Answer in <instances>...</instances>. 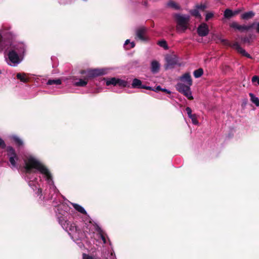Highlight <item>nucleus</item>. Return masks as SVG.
<instances>
[{
    "instance_id": "1",
    "label": "nucleus",
    "mask_w": 259,
    "mask_h": 259,
    "mask_svg": "<svg viewBox=\"0 0 259 259\" xmlns=\"http://www.w3.org/2000/svg\"><path fill=\"white\" fill-rule=\"evenodd\" d=\"M25 169L26 173L30 174L33 168L36 169L44 175L47 180H52V176L49 169L39 161L32 157L25 161Z\"/></svg>"
},
{
    "instance_id": "2",
    "label": "nucleus",
    "mask_w": 259,
    "mask_h": 259,
    "mask_svg": "<svg viewBox=\"0 0 259 259\" xmlns=\"http://www.w3.org/2000/svg\"><path fill=\"white\" fill-rule=\"evenodd\" d=\"M79 72L81 74H85V79L94 78L104 75L106 73L105 70L98 68L81 70Z\"/></svg>"
},
{
    "instance_id": "3",
    "label": "nucleus",
    "mask_w": 259,
    "mask_h": 259,
    "mask_svg": "<svg viewBox=\"0 0 259 259\" xmlns=\"http://www.w3.org/2000/svg\"><path fill=\"white\" fill-rule=\"evenodd\" d=\"M175 19L177 23V30H178L181 29L183 32L185 31L188 27L190 17L189 16L176 14L175 15Z\"/></svg>"
},
{
    "instance_id": "4",
    "label": "nucleus",
    "mask_w": 259,
    "mask_h": 259,
    "mask_svg": "<svg viewBox=\"0 0 259 259\" xmlns=\"http://www.w3.org/2000/svg\"><path fill=\"white\" fill-rule=\"evenodd\" d=\"M176 88L179 92L183 94L188 99L190 100L193 99L190 87L189 85H186L184 83L179 82L176 84Z\"/></svg>"
},
{
    "instance_id": "5",
    "label": "nucleus",
    "mask_w": 259,
    "mask_h": 259,
    "mask_svg": "<svg viewBox=\"0 0 259 259\" xmlns=\"http://www.w3.org/2000/svg\"><path fill=\"white\" fill-rule=\"evenodd\" d=\"M166 64L165 69L166 70L172 69L178 63V57L175 55H167L166 58Z\"/></svg>"
},
{
    "instance_id": "6",
    "label": "nucleus",
    "mask_w": 259,
    "mask_h": 259,
    "mask_svg": "<svg viewBox=\"0 0 259 259\" xmlns=\"http://www.w3.org/2000/svg\"><path fill=\"white\" fill-rule=\"evenodd\" d=\"M147 28L144 26L138 28L136 30V38L142 41H146L148 39L147 36Z\"/></svg>"
},
{
    "instance_id": "7",
    "label": "nucleus",
    "mask_w": 259,
    "mask_h": 259,
    "mask_svg": "<svg viewBox=\"0 0 259 259\" xmlns=\"http://www.w3.org/2000/svg\"><path fill=\"white\" fill-rule=\"evenodd\" d=\"M10 48L11 50H14L15 52L19 53L20 55L23 54L25 51V45L22 42L12 41L10 45Z\"/></svg>"
},
{
    "instance_id": "8",
    "label": "nucleus",
    "mask_w": 259,
    "mask_h": 259,
    "mask_svg": "<svg viewBox=\"0 0 259 259\" xmlns=\"http://www.w3.org/2000/svg\"><path fill=\"white\" fill-rule=\"evenodd\" d=\"M255 23H253L249 25H241L238 24L236 22H233L232 23L230 24V26L231 28H233L235 29H237L240 32H244L245 31H248L253 28V26L254 25Z\"/></svg>"
},
{
    "instance_id": "9",
    "label": "nucleus",
    "mask_w": 259,
    "mask_h": 259,
    "mask_svg": "<svg viewBox=\"0 0 259 259\" xmlns=\"http://www.w3.org/2000/svg\"><path fill=\"white\" fill-rule=\"evenodd\" d=\"M198 34L201 37L206 36L209 33L208 25L204 23H201L197 28Z\"/></svg>"
},
{
    "instance_id": "10",
    "label": "nucleus",
    "mask_w": 259,
    "mask_h": 259,
    "mask_svg": "<svg viewBox=\"0 0 259 259\" xmlns=\"http://www.w3.org/2000/svg\"><path fill=\"white\" fill-rule=\"evenodd\" d=\"M64 224H65L66 227H62V228L69 234L76 232L77 228L74 224L71 223L67 221V222H65Z\"/></svg>"
},
{
    "instance_id": "11",
    "label": "nucleus",
    "mask_w": 259,
    "mask_h": 259,
    "mask_svg": "<svg viewBox=\"0 0 259 259\" xmlns=\"http://www.w3.org/2000/svg\"><path fill=\"white\" fill-rule=\"evenodd\" d=\"M221 41L224 45L231 47L235 49L238 53H239L243 48H242L237 42L231 44L228 40L225 39H221Z\"/></svg>"
},
{
    "instance_id": "12",
    "label": "nucleus",
    "mask_w": 259,
    "mask_h": 259,
    "mask_svg": "<svg viewBox=\"0 0 259 259\" xmlns=\"http://www.w3.org/2000/svg\"><path fill=\"white\" fill-rule=\"evenodd\" d=\"M19 53L15 52L14 50L10 49L8 53V58L10 61L13 63H18L19 62Z\"/></svg>"
},
{
    "instance_id": "13",
    "label": "nucleus",
    "mask_w": 259,
    "mask_h": 259,
    "mask_svg": "<svg viewBox=\"0 0 259 259\" xmlns=\"http://www.w3.org/2000/svg\"><path fill=\"white\" fill-rule=\"evenodd\" d=\"M180 79L181 81L186 83L187 84H186V85L191 87L192 85V79L190 73L188 72L184 74L180 77Z\"/></svg>"
},
{
    "instance_id": "14",
    "label": "nucleus",
    "mask_w": 259,
    "mask_h": 259,
    "mask_svg": "<svg viewBox=\"0 0 259 259\" xmlns=\"http://www.w3.org/2000/svg\"><path fill=\"white\" fill-rule=\"evenodd\" d=\"M160 69V64L156 60L152 61L151 64V71L153 73H156Z\"/></svg>"
},
{
    "instance_id": "15",
    "label": "nucleus",
    "mask_w": 259,
    "mask_h": 259,
    "mask_svg": "<svg viewBox=\"0 0 259 259\" xmlns=\"http://www.w3.org/2000/svg\"><path fill=\"white\" fill-rule=\"evenodd\" d=\"M16 77L18 79L24 83L28 82L29 81V78L27 77L26 74L25 73H18Z\"/></svg>"
},
{
    "instance_id": "16",
    "label": "nucleus",
    "mask_w": 259,
    "mask_h": 259,
    "mask_svg": "<svg viewBox=\"0 0 259 259\" xmlns=\"http://www.w3.org/2000/svg\"><path fill=\"white\" fill-rule=\"evenodd\" d=\"M133 88L142 89V87L143 85L142 84V81L137 78H134L133 80L132 83Z\"/></svg>"
},
{
    "instance_id": "17",
    "label": "nucleus",
    "mask_w": 259,
    "mask_h": 259,
    "mask_svg": "<svg viewBox=\"0 0 259 259\" xmlns=\"http://www.w3.org/2000/svg\"><path fill=\"white\" fill-rule=\"evenodd\" d=\"M57 219L59 223L61 225L62 227H66L65 224H64L65 222H67L68 220L66 217L64 215L62 214H59L57 215Z\"/></svg>"
},
{
    "instance_id": "18",
    "label": "nucleus",
    "mask_w": 259,
    "mask_h": 259,
    "mask_svg": "<svg viewBox=\"0 0 259 259\" xmlns=\"http://www.w3.org/2000/svg\"><path fill=\"white\" fill-rule=\"evenodd\" d=\"M17 35V34L12 31H8L5 33L6 38L11 41L14 40Z\"/></svg>"
},
{
    "instance_id": "19",
    "label": "nucleus",
    "mask_w": 259,
    "mask_h": 259,
    "mask_svg": "<svg viewBox=\"0 0 259 259\" xmlns=\"http://www.w3.org/2000/svg\"><path fill=\"white\" fill-rule=\"evenodd\" d=\"M255 15V13L252 11L245 12L241 15V19L244 20H248L252 18Z\"/></svg>"
},
{
    "instance_id": "20",
    "label": "nucleus",
    "mask_w": 259,
    "mask_h": 259,
    "mask_svg": "<svg viewBox=\"0 0 259 259\" xmlns=\"http://www.w3.org/2000/svg\"><path fill=\"white\" fill-rule=\"evenodd\" d=\"M7 156L10 157H17V155L16 153L15 149L11 146L7 148Z\"/></svg>"
},
{
    "instance_id": "21",
    "label": "nucleus",
    "mask_w": 259,
    "mask_h": 259,
    "mask_svg": "<svg viewBox=\"0 0 259 259\" xmlns=\"http://www.w3.org/2000/svg\"><path fill=\"white\" fill-rule=\"evenodd\" d=\"M72 206L74 208V209L77 210V211L83 214H87V211L85 210V209L80 205L76 204V203H73Z\"/></svg>"
},
{
    "instance_id": "22",
    "label": "nucleus",
    "mask_w": 259,
    "mask_h": 259,
    "mask_svg": "<svg viewBox=\"0 0 259 259\" xmlns=\"http://www.w3.org/2000/svg\"><path fill=\"white\" fill-rule=\"evenodd\" d=\"M249 96L250 97V101L256 106H259V99L255 97L253 93H250Z\"/></svg>"
},
{
    "instance_id": "23",
    "label": "nucleus",
    "mask_w": 259,
    "mask_h": 259,
    "mask_svg": "<svg viewBox=\"0 0 259 259\" xmlns=\"http://www.w3.org/2000/svg\"><path fill=\"white\" fill-rule=\"evenodd\" d=\"M88 80L85 79L84 77L83 79H79L78 81L75 83V85L77 87H84L87 84Z\"/></svg>"
},
{
    "instance_id": "24",
    "label": "nucleus",
    "mask_w": 259,
    "mask_h": 259,
    "mask_svg": "<svg viewBox=\"0 0 259 259\" xmlns=\"http://www.w3.org/2000/svg\"><path fill=\"white\" fill-rule=\"evenodd\" d=\"M203 74V70L202 68H200L198 69L194 70L193 72L194 76L195 78H199L201 77Z\"/></svg>"
},
{
    "instance_id": "25",
    "label": "nucleus",
    "mask_w": 259,
    "mask_h": 259,
    "mask_svg": "<svg viewBox=\"0 0 259 259\" xmlns=\"http://www.w3.org/2000/svg\"><path fill=\"white\" fill-rule=\"evenodd\" d=\"M224 16L225 18L230 19L233 17V11L229 9H227L224 12Z\"/></svg>"
},
{
    "instance_id": "26",
    "label": "nucleus",
    "mask_w": 259,
    "mask_h": 259,
    "mask_svg": "<svg viewBox=\"0 0 259 259\" xmlns=\"http://www.w3.org/2000/svg\"><path fill=\"white\" fill-rule=\"evenodd\" d=\"M167 6L175 10H179L180 8V7L179 6V5L172 1L168 2L167 3Z\"/></svg>"
},
{
    "instance_id": "27",
    "label": "nucleus",
    "mask_w": 259,
    "mask_h": 259,
    "mask_svg": "<svg viewBox=\"0 0 259 259\" xmlns=\"http://www.w3.org/2000/svg\"><path fill=\"white\" fill-rule=\"evenodd\" d=\"M118 78H116L115 77H112L106 81V84L107 85H117Z\"/></svg>"
},
{
    "instance_id": "28",
    "label": "nucleus",
    "mask_w": 259,
    "mask_h": 259,
    "mask_svg": "<svg viewBox=\"0 0 259 259\" xmlns=\"http://www.w3.org/2000/svg\"><path fill=\"white\" fill-rule=\"evenodd\" d=\"M61 83V81L59 79H49L47 82V84L48 85H53V84H60Z\"/></svg>"
},
{
    "instance_id": "29",
    "label": "nucleus",
    "mask_w": 259,
    "mask_h": 259,
    "mask_svg": "<svg viewBox=\"0 0 259 259\" xmlns=\"http://www.w3.org/2000/svg\"><path fill=\"white\" fill-rule=\"evenodd\" d=\"M207 5L205 4H197L195 8L198 10L204 11L207 8Z\"/></svg>"
},
{
    "instance_id": "30",
    "label": "nucleus",
    "mask_w": 259,
    "mask_h": 259,
    "mask_svg": "<svg viewBox=\"0 0 259 259\" xmlns=\"http://www.w3.org/2000/svg\"><path fill=\"white\" fill-rule=\"evenodd\" d=\"M9 161L13 167H15L16 165V160H18V157H9Z\"/></svg>"
},
{
    "instance_id": "31",
    "label": "nucleus",
    "mask_w": 259,
    "mask_h": 259,
    "mask_svg": "<svg viewBox=\"0 0 259 259\" xmlns=\"http://www.w3.org/2000/svg\"><path fill=\"white\" fill-rule=\"evenodd\" d=\"M157 44L159 46H160L162 48H163L165 49H168V46H167V42L164 40H162L159 41L158 42Z\"/></svg>"
},
{
    "instance_id": "32",
    "label": "nucleus",
    "mask_w": 259,
    "mask_h": 259,
    "mask_svg": "<svg viewBox=\"0 0 259 259\" xmlns=\"http://www.w3.org/2000/svg\"><path fill=\"white\" fill-rule=\"evenodd\" d=\"M117 84L120 87H125L127 84V82L125 80L118 79Z\"/></svg>"
},
{
    "instance_id": "33",
    "label": "nucleus",
    "mask_w": 259,
    "mask_h": 259,
    "mask_svg": "<svg viewBox=\"0 0 259 259\" xmlns=\"http://www.w3.org/2000/svg\"><path fill=\"white\" fill-rule=\"evenodd\" d=\"M6 48V45L5 44V41L3 40V36L2 34L0 33V51H3Z\"/></svg>"
},
{
    "instance_id": "34",
    "label": "nucleus",
    "mask_w": 259,
    "mask_h": 259,
    "mask_svg": "<svg viewBox=\"0 0 259 259\" xmlns=\"http://www.w3.org/2000/svg\"><path fill=\"white\" fill-rule=\"evenodd\" d=\"M14 141L15 142V143L18 146H21L23 145V141L18 137H14L13 138Z\"/></svg>"
},
{
    "instance_id": "35",
    "label": "nucleus",
    "mask_w": 259,
    "mask_h": 259,
    "mask_svg": "<svg viewBox=\"0 0 259 259\" xmlns=\"http://www.w3.org/2000/svg\"><path fill=\"white\" fill-rule=\"evenodd\" d=\"M189 118L191 119L192 122L194 124L196 125L198 123V121L197 120V116H196V114H193Z\"/></svg>"
},
{
    "instance_id": "36",
    "label": "nucleus",
    "mask_w": 259,
    "mask_h": 259,
    "mask_svg": "<svg viewBox=\"0 0 259 259\" xmlns=\"http://www.w3.org/2000/svg\"><path fill=\"white\" fill-rule=\"evenodd\" d=\"M242 56H245L248 58H251V56L247 52H246L245 50L243 49L239 52Z\"/></svg>"
},
{
    "instance_id": "37",
    "label": "nucleus",
    "mask_w": 259,
    "mask_h": 259,
    "mask_svg": "<svg viewBox=\"0 0 259 259\" xmlns=\"http://www.w3.org/2000/svg\"><path fill=\"white\" fill-rule=\"evenodd\" d=\"M214 16V14L212 12L207 13L205 16V21H208L210 19L212 18Z\"/></svg>"
},
{
    "instance_id": "38",
    "label": "nucleus",
    "mask_w": 259,
    "mask_h": 259,
    "mask_svg": "<svg viewBox=\"0 0 259 259\" xmlns=\"http://www.w3.org/2000/svg\"><path fill=\"white\" fill-rule=\"evenodd\" d=\"M191 14L193 16H194L195 17H199L200 16V13L199 12V11L198 9L196 8V9H194L191 11Z\"/></svg>"
},
{
    "instance_id": "39",
    "label": "nucleus",
    "mask_w": 259,
    "mask_h": 259,
    "mask_svg": "<svg viewBox=\"0 0 259 259\" xmlns=\"http://www.w3.org/2000/svg\"><path fill=\"white\" fill-rule=\"evenodd\" d=\"M241 40L244 43H246V42L250 43V37L245 36V37H242Z\"/></svg>"
},
{
    "instance_id": "40",
    "label": "nucleus",
    "mask_w": 259,
    "mask_h": 259,
    "mask_svg": "<svg viewBox=\"0 0 259 259\" xmlns=\"http://www.w3.org/2000/svg\"><path fill=\"white\" fill-rule=\"evenodd\" d=\"M251 81L253 83L257 82L259 85V77L256 75H254L252 77Z\"/></svg>"
},
{
    "instance_id": "41",
    "label": "nucleus",
    "mask_w": 259,
    "mask_h": 259,
    "mask_svg": "<svg viewBox=\"0 0 259 259\" xmlns=\"http://www.w3.org/2000/svg\"><path fill=\"white\" fill-rule=\"evenodd\" d=\"M186 111L188 114L189 117H190L191 116H192L193 115V114H192V110H191V108H190L189 107H186Z\"/></svg>"
},
{
    "instance_id": "42",
    "label": "nucleus",
    "mask_w": 259,
    "mask_h": 259,
    "mask_svg": "<svg viewBox=\"0 0 259 259\" xmlns=\"http://www.w3.org/2000/svg\"><path fill=\"white\" fill-rule=\"evenodd\" d=\"M6 145L5 142L2 140V139L0 138V148L4 149L6 148Z\"/></svg>"
},
{
    "instance_id": "43",
    "label": "nucleus",
    "mask_w": 259,
    "mask_h": 259,
    "mask_svg": "<svg viewBox=\"0 0 259 259\" xmlns=\"http://www.w3.org/2000/svg\"><path fill=\"white\" fill-rule=\"evenodd\" d=\"M142 89H146V90H150V91H153V90L154 89L152 88V87H149V86H146L145 85H144L142 87Z\"/></svg>"
},
{
    "instance_id": "44",
    "label": "nucleus",
    "mask_w": 259,
    "mask_h": 259,
    "mask_svg": "<svg viewBox=\"0 0 259 259\" xmlns=\"http://www.w3.org/2000/svg\"><path fill=\"white\" fill-rule=\"evenodd\" d=\"M83 259H93V258L92 256L83 253Z\"/></svg>"
},
{
    "instance_id": "45",
    "label": "nucleus",
    "mask_w": 259,
    "mask_h": 259,
    "mask_svg": "<svg viewBox=\"0 0 259 259\" xmlns=\"http://www.w3.org/2000/svg\"><path fill=\"white\" fill-rule=\"evenodd\" d=\"M161 90H162L161 87L160 85H158L153 90V91L158 92L159 91H161Z\"/></svg>"
},
{
    "instance_id": "46",
    "label": "nucleus",
    "mask_w": 259,
    "mask_h": 259,
    "mask_svg": "<svg viewBox=\"0 0 259 259\" xmlns=\"http://www.w3.org/2000/svg\"><path fill=\"white\" fill-rule=\"evenodd\" d=\"M162 92H165L166 93V94H170L171 93V92L166 89H162V90H161Z\"/></svg>"
},
{
    "instance_id": "47",
    "label": "nucleus",
    "mask_w": 259,
    "mask_h": 259,
    "mask_svg": "<svg viewBox=\"0 0 259 259\" xmlns=\"http://www.w3.org/2000/svg\"><path fill=\"white\" fill-rule=\"evenodd\" d=\"M241 12V10H236L235 11H233V16L237 15L238 14H239L240 12Z\"/></svg>"
},
{
    "instance_id": "48",
    "label": "nucleus",
    "mask_w": 259,
    "mask_h": 259,
    "mask_svg": "<svg viewBox=\"0 0 259 259\" xmlns=\"http://www.w3.org/2000/svg\"><path fill=\"white\" fill-rule=\"evenodd\" d=\"M37 195H42V189L41 188H39L37 191Z\"/></svg>"
},
{
    "instance_id": "49",
    "label": "nucleus",
    "mask_w": 259,
    "mask_h": 259,
    "mask_svg": "<svg viewBox=\"0 0 259 259\" xmlns=\"http://www.w3.org/2000/svg\"><path fill=\"white\" fill-rule=\"evenodd\" d=\"M132 63V65L136 66L139 64V62L137 60L133 61L131 62Z\"/></svg>"
},
{
    "instance_id": "50",
    "label": "nucleus",
    "mask_w": 259,
    "mask_h": 259,
    "mask_svg": "<svg viewBox=\"0 0 259 259\" xmlns=\"http://www.w3.org/2000/svg\"><path fill=\"white\" fill-rule=\"evenodd\" d=\"M256 32L259 34V22L256 24Z\"/></svg>"
},
{
    "instance_id": "51",
    "label": "nucleus",
    "mask_w": 259,
    "mask_h": 259,
    "mask_svg": "<svg viewBox=\"0 0 259 259\" xmlns=\"http://www.w3.org/2000/svg\"><path fill=\"white\" fill-rule=\"evenodd\" d=\"M135 42H132L131 43V47H130V49H131V48H134V47H135ZM128 49H129V48H128Z\"/></svg>"
},
{
    "instance_id": "52",
    "label": "nucleus",
    "mask_w": 259,
    "mask_h": 259,
    "mask_svg": "<svg viewBox=\"0 0 259 259\" xmlns=\"http://www.w3.org/2000/svg\"><path fill=\"white\" fill-rule=\"evenodd\" d=\"M130 43V39H126V41H125L124 45L126 46V45H127Z\"/></svg>"
},
{
    "instance_id": "53",
    "label": "nucleus",
    "mask_w": 259,
    "mask_h": 259,
    "mask_svg": "<svg viewBox=\"0 0 259 259\" xmlns=\"http://www.w3.org/2000/svg\"><path fill=\"white\" fill-rule=\"evenodd\" d=\"M102 239L103 241L105 243L106 239H105V237L104 236H102Z\"/></svg>"
},
{
    "instance_id": "54",
    "label": "nucleus",
    "mask_w": 259,
    "mask_h": 259,
    "mask_svg": "<svg viewBox=\"0 0 259 259\" xmlns=\"http://www.w3.org/2000/svg\"><path fill=\"white\" fill-rule=\"evenodd\" d=\"M226 68H229V66H226Z\"/></svg>"
},
{
    "instance_id": "55",
    "label": "nucleus",
    "mask_w": 259,
    "mask_h": 259,
    "mask_svg": "<svg viewBox=\"0 0 259 259\" xmlns=\"http://www.w3.org/2000/svg\"><path fill=\"white\" fill-rule=\"evenodd\" d=\"M2 73L1 70H0V74Z\"/></svg>"
}]
</instances>
